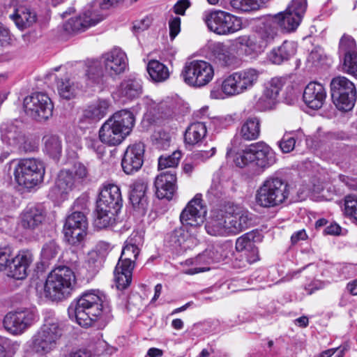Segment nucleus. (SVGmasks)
<instances>
[{
	"label": "nucleus",
	"mask_w": 357,
	"mask_h": 357,
	"mask_svg": "<svg viewBox=\"0 0 357 357\" xmlns=\"http://www.w3.org/2000/svg\"><path fill=\"white\" fill-rule=\"evenodd\" d=\"M59 248L54 241L46 243L42 249L41 255L43 259L50 260L58 254Z\"/></svg>",
	"instance_id": "nucleus-57"
},
{
	"label": "nucleus",
	"mask_w": 357,
	"mask_h": 357,
	"mask_svg": "<svg viewBox=\"0 0 357 357\" xmlns=\"http://www.w3.org/2000/svg\"><path fill=\"white\" fill-rule=\"evenodd\" d=\"M326 98V91L324 86L317 82H310L305 88L303 99L305 104L312 109L322 107Z\"/></svg>",
	"instance_id": "nucleus-24"
},
{
	"label": "nucleus",
	"mask_w": 357,
	"mask_h": 357,
	"mask_svg": "<svg viewBox=\"0 0 357 357\" xmlns=\"http://www.w3.org/2000/svg\"><path fill=\"white\" fill-rule=\"evenodd\" d=\"M250 150L253 153L254 162L259 167L268 168L276 162V158L272 149L264 142L251 144Z\"/></svg>",
	"instance_id": "nucleus-27"
},
{
	"label": "nucleus",
	"mask_w": 357,
	"mask_h": 357,
	"mask_svg": "<svg viewBox=\"0 0 357 357\" xmlns=\"http://www.w3.org/2000/svg\"><path fill=\"white\" fill-rule=\"evenodd\" d=\"M248 54L257 52L259 47L256 45V40L248 36H241L233 40L230 44L217 43L214 44L212 52L214 59L220 66L231 67L236 64V57L233 53L237 49H243Z\"/></svg>",
	"instance_id": "nucleus-7"
},
{
	"label": "nucleus",
	"mask_w": 357,
	"mask_h": 357,
	"mask_svg": "<svg viewBox=\"0 0 357 357\" xmlns=\"http://www.w3.org/2000/svg\"><path fill=\"white\" fill-rule=\"evenodd\" d=\"M263 4L262 0H231V6L236 10L249 12L258 10Z\"/></svg>",
	"instance_id": "nucleus-49"
},
{
	"label": "nucleus",
	"mask_w": 357,
	"mask_h": 357,
	"mask_svg": "<svg viewBox=\"0 0 357 357\" xmlns=\"http://www.w3.org/2000/svg\"><path fill=\"white\" fill-rule=\"evenodd\" d=\"M73 173L75 177V181L81 188L87 177V168L82 163H75L74 165V172H73Z\"/></svg>",
	"instance_id": "nucleus-60"
},
{
	"label": "nucleus",
	"mask_w": 357,
	"mask_h": 357,
	"mask_svg": "<svg viewBox=\"0 0 357 357\" xmlns=\"http://www.w3.org/2000/svg\"><path fill=\"white\" fill-rule=\"evenodd\" d=\"M13 174L20 186L31 189L43 182L45 169L42 161L36 158L12 160L5 166V171Z\"/></svg>",
	"instance_id": "nucleus-4"
},
{
	"label": "nucleus",
	"mask_w": 357,
	"mask_h": 357,
	"mask_svg": "<svg viewBox=\"0 0 357 357\" xmlns=\"http://www.w3.org/2000/svg\"><path fill=\"white\" fill-rule=\"evenodd\" d=\"M203 20L210 31L218 35L233 34L243 28L241 17L221 10L206 12Z\"/></svg>",
	"instance_id": "nucleus-10"
},
{
	"label": "nucleus",
	"mask_w": 357,
	"mask_h": 357,
	"mask_svg": "<svg viewBox=\"0 0 357 357\" xmlns=\"http://www.w3.org/2000/svg\"><path fill=\"white\" fill-rule=\"evenodd\" d=\"M299 135V132L284 134L282 138L278 142V145L281 151L284 153L291 152L295 148Z\"/></svg>",
	"instance_id": "nucleus-50"
},
{
	"label": "nucleus",
	"mask_w": 357,
	"mask_h": 357,
	"mask_svg": "<svg viewBox=\"0 0 357 357\" xmlns=\"http://www.w3.org/2000/svg\"><path fill=\"white\" fill-rule=\"evenodd\" d=\"M44 151L54 159H59L62 152V140L56 135L43 137Z\"/></svg>",
	"instance_id": "nucleus-42"
},
{
	"label": "nucleus",
	"mask_w": 357,
	"mask_h": 357,
	"mask_svg": "<svg viewBox=\"0 0 357 357\" xmlns=\"http://www.w3.org/2000/svg\"><path fill=\"white\" fill-rule=\"evenodd\" d=\"M147 71L151 79L155 82H165L170 75L168 67L157 60H151L148 63Z\"/></svg>",
	"instance_id": "nucleus-40"
},
{
	"label": "nucleus",
	"mask_w": 357,
	"mask_h": 357,
	"mask_svg": "<svg viewBox=\"0 0 357 357\" xmlns=\"http://www.w3.org/2000/svg\"><path fill=\"white\" fill-rule=\"evenodd\" d=\"M206 126L204 123H193L188 126L185 132V142L190 145L197 144L206 136Z\"/></svg>",
	"instance_id": "nucleus-39"
},
{
	"label": "nucleus",
	"mask_w": 357,
	"mask_h": 357,
	"mask_svg": "<svg viewBox=\"0 0 357 357\" xmlns=\"http://www.w3.org/2000/svg\"><path fill=\"white\" fill-rule=\"evenodd\" d=\"M107 107V101L105 100H98L96 102L93 103L91 109V119L97 121L101 119L105 116Z\"/></svg>",
	"instance_id": "nucleus-56"
},
{
	"label": "nucleus",
	"mask_w": 357,
	"mask_h": 357,
	"mask_svg": "<svg viewBox=\"0 0 357 357\" xmlns=\"http://www.w3.org/2000/svg\"><path fill=\"white\" fill-rule=\"evenodd\" d=\"M88 222L82 212H74L66 220L63 227L65 239L69 244L80 243L87 235Z\"/></svg>",
	"instance_id": "nucleus-17"
},
{
	"label": "nucleus",
	"mask_w": 357,
	"mask_h": 357,
	"mask_svg": "<svg viewBox=\"0 0 357 357\" xmlns=\"http://www.w3.org/2000/svg\"><path fill=\"white\" fill-rule=\"evenodd\" d=\"M12 43V37L10 33V31L1 26L0 29V46L1 47H6L11 44Z\"/></svg>",
	"instance_id": "nucleus-63"
},
{
	"label": "nucleus",
	"mask_w": 357,
	"mask_h": 357,
	"mask_svg": "<svg viewBox=\"0 0 357 357\" xmlns=\"http://www.w3.org/2000/svg\"><path fill=\"white\" fill-rule=\"evenodd\" d=\"M45 212L40 206H28L20 215L22 227L27 229L38 228L45 219Z\"/></svg>",
	"instance_id": "nucleus-30"
},
{
	"label": "nucleus",
	"mask_w": 357,
	"mask_h": 357,
	"mask_svg": "<svg viewBox=\"0 0 357 357\" xmlns=\"http://www.w3.org/2000/svg\"><path fill=\"white\" fill-rule=\"evenodd\" d=\"M17 347L16 343H13L8 339L0 337V357H10Z\"/></svg>",
	"instance_id": "nucleus-58"
},
{
	"label": "nucleus",
	"mask_w": 357,
	"mask_h": 357,
	"mask_svg": "<svg viewBox=\"0 0 357 357\" xmlns=\"http://www.w3.org/2000/svg\"><path fill=\"white\" fill-rule=\"evenodd\" d=\"M201 197V195H196L182 211L180 220L183 225L197 227L204 223L206 208L202 204Z\"/></svg>",
	"instance_id": "nucleus-19"
},
{
	"label": "nucleus",
	"mask_w": 357,
	"mask_h": 357,
	"mask_svg": "<svg viewBox=\"0 0 357 357\" xmlns=\"http://www.w3.org/2000/svg\"><path fill=\"white\" fill-rule=\"evenodd\" d=\"M214 75V68L210 63L203 60H193L185 63L181 76L187 85L202 88L212 81Z\"/></svg>",
	"instance_id": "nucleus-11"
},
{
	"label": "nucleus",
	"mask_w": 357,
	"mask_h": 357,
	"mask_svg": "<svg viewBox=\"0 0 357 357\" xmlns=\"http://www.w3.org/2000/svg\"><path fill=\"white\" fill-rule=\"evenodd\" d=\"M234 162L239 167H243L250 162H254L253 153L250 150V146L245 150L237 152L234 157Z\"/></svg>",
	"instance_id": "nucleus-53"
},
{
	"label": "nucleus",
	"mask_w": 357,
	"mask_h": 357,
	"mask_svg": "<svg viewBox=\"0 0 357 357\" xmlns=\"http://www.w3.org/2000/svg\"><path fill=\"white\" fill-rule=\"evenodd\" d=\"M296 52V44L293 41L285 40L282 44L273 48L268 54V59L273 64H281L290 59Z\"/></svg>",
	"instance_id": "nucleus-33"
},
{
	"label": "nucleus",
	"mask_w": 357,
	"mask_h": 357,
	"mask_svg": "<svg viewBox=\"0 0 357 357\" xmlns=\"http://www.w3.org/2000/svg\"><path fill=\"white\" fill-rule=\"evenodd\" d=\"M74 272L68 266L55 268L48 275L45 282L37 286V291L52 301H61L70 296L75 284Z\"/></svg>",
	"instance_id": "nucleus-2"
},
{
	"label": "nucleus",
	"mask_w": 357,
	"mask_h": 357,
	"mask_svg": "<svg viewBox=\"0 0 357 357\" xmlns=\"http://www.w3.org/2000/svg\"><path fill=\"white\" fill-rule=\"evenodd\" d=\"M33 261V256L29 251H21L10 261L8 275L22 280L27 275V270Z\"/></svg>",
	"instance_id": "nucleus-25"
},
{
	"label": "nucleus",
	"mask_w": 357,
	"mask_h": 357,
	"mask_svg": "<svg viewBox=\"0 0 357 357\" xmlns=\"http://www.w3.org/2000/svg\"><path fill=\"white\" fill-rule=\"evenodd\" d=\"M261 72L249 68L225 77L220 86L225 96L233 97L250 90L257 83Z\"/></svg>",
	"instance_id": "nucleus-8"
},
{
	"label": "nucleus",
	"mask_w": 357,
	"mask_h": 357,
	"mask_svg": "<svg viewBox=\"0 0 357 357\" xmlns=\"http://www.w3.org/2000/svg\"><path fill=\"white\" fill-rule=\"evenodd\" d=\"M278 96L266 87L256 102V108L259 111L271 109L276 104Z\"/></svg>",
	"instance_id": "nucleus-46"
},
{
	"label": "nucleus",
	"mask_w": 357,
	"mask_h": 357,
	"mask_svg": "<svg viewBox=\"0 0 357 357\" xmlns=\"http://www.w3.org/2000/svg\"><path fill=\"white\" fill-rule=\"evenodd\" d=\"M11 250L8 247L0 248V271L8 268L10 263Z\"/></svg>",
	"instance_id": "nucleus-61"
},
{
	"label": "nucleus",
	"mask_w": 357,
	"mask_h": 357,
	"mask_svg": "<svg viewBox=\"0 0 357 357\" xmlns=\"http://www.w3.org/2000/svg\"><path fill=\"white\" fill-rule=\"evenodd\" d=\"M135 118L129 110L122 109L114 113L100 127L99 139L109 146L120 144L132 130Z\"/></svg>",
	"instance_id": "nucleus-3"
},
{
	"label": "nucleus",
	"mask_w": 357,
	"mask_h": 357,
	"mask_svg": "<svg viewBox=\"0 0 357 357\" xmlns=\"http://www.w3.org/2000/svg\"><path fill=\"white\" fill-rule=\"evenodd\" d=\"M213 255L214 252L211 250H206L202 254L198 255L195 257L197 265L194 268L183 271V273L186 275H195L208 271L210 269L209 267L205 266L218 261V259L214 257Z\"/></svg>",
	"instance_id": "nucleus-37"
},
{
	"label": "nucleus",
	"mask_w": 357,
	"mask_h": 357,
	"mask_svg": "<svg viewBox=\"0 0 357 357\" xmlns=\"http://www.w3.org/2000/svg\"><path fill=\"white\" fill-rule=\"evenodd\" d=\"M331 96L336 107L341 111L351 110L356 100L354 84L344 76L334 77L331 82Z\"/></svg>",
	"instance_id": "nucleus-13"
},
{
	"label": "nucleus",
	"mask_w": 357,
	"mask_h": 357,
	"mask_svg": "<svg viewBox=\"0 0 357 357\" xmlns=\"http://www.w3.org/2000/svg\"><path fill=\"white\" fill-rule=\"evenodd\" d=\"M23 108L27 115L40 121L52 116L54 106L46 94L35 93L24 99Z\"/></svg>",
	"instance_id": "nucleus-15"
},
{
	"label": "nucleus",
	"mask_w": 357,
	"mask_h": 357,
	"mask_svg": "<svg viewBox=\"0 0 357 357\" xmlns=\"http://www.w3.org/2000/svg\"><path fill=\"white\" fill-rule=\"evenodd\" d=\"M181 158V153L179 151H175L169 155H162L158 159V169L163 170L170 169L175 170L179 163Z\"/></svg>",
	"instance_id": "nucleus-47"
},
{
	"label": "nucleus",
	"mask_w": 357,
	"mask_h": 357,
	"mask_svg": "<svg viewBox=\"0 0 357 357\" xmlns=\"http://www.w3.org/2000/svg\"><path fill=\"white\" fill-rule=\"evenodd\" d=\"M89 25V16L86 13L83 16L69 19L64 24V31L69 34H75L85 31Z\"/></svg>",
	"instance_id": "nucleus-44"
},
{
	"label": "nucleus",
	"mask_w": 357,
	"mask_h": 357,
	"mask_svg": "<svg viewBox=\"0 0 357 357\" xmlns=\"http://www.w3.org/2000/svg\"><path fill=\"white\" fill-rule=\"evenodd\" d=\"M261 121L257 117H249L241 125L240 135L245 140H255L259 137Z\"/></svg>",
	"instance_id": "nucleus-36"
},
{
	"label": "nucleus",
	"mask_w": 357,
	"mask_h": 357,
	"mask_svg": "<svg viewBox=\"0 0 357 357\" xmlns=\"http://www.w3.org/2000/svg\"><path fill=\"white\" fill-rule=\"evenodd\" d=\"M175 170L161 172L155 180V194L159 199H172L176 190Z\"/></svg>",
	"instance_id": "nucleus-23"
},
{
	"label": "nucleus",
	"mask_w": 357,
	"mask_h": 357,
	"mask_svg": "<svg viewBox=\"0 0 357 357\" xmlns=\"http://www.w3.org/2000/svg\"><path fill=\"white\" fill-rule=\"evenodd\" d=\"M112 318L108 296L98 289H91V329L102 330Z\"/></svg>",
	"instance_id": "nucleus-12"
},
{
	"label": "nucleus",
	"mask_w": 357,
	"mask_h": 357,
	"mask_svg": "<svg viewBox=\"0 0 357 357\" xmlns=\"http://www.w3.org/2000/svg\"><path fill=\"white\" fill-rule=\"evenodd\" d=\"M63 333V329L57 319L46 317L31 337V349L40 356L50 354L60 344Z\"/></svg>",
	"instance_id": "nucleus-5"
},
{
	"label": "nucleus",
	"mask_w": 357,
	"mask_h": 357,
	"mask_svg": "<svg viewBox=\"0 0 357 357\" xmlns=\"http://www.w3.org/2000/svg\"><path fill=\"white\" fill-rule=\"evenodd\" d=\"M289 195L288 183L279 177L271 176L257 190L255 201L260 206L270 208L282 204Z\"/></svg>",
	"instance_id": "nucleus-6"
},
{
	"label": "nucleus",
	"mask_w": 357,
	"mask_h": 357,
	"mask_svg": "<svg viewBox=\"0 0 357 357\" xmlns=\"http://www.w3.org/2000/svg\"><path fill=\"white\" fill-rule=\"evenodd\" d=\"M139 253V249L132 242V238L128 240L114 272L116 285L119 289H125L130 284L132 271Z\"/></svg>",
	"instance_id": "nucleus-9"
},
{
	"label": "nucleus",
	"mask_w": 357,
	"mask_h": 357,
	"mask_svg": "<svg viewBox=\"0 0 357 357\" xmlns=\"http://www.w3.org/2000/svg\"><path fill=\"white\" fill-rule=\"evenodd\" d=\"M122 201L120 188L115 184L107 183L101 188L96 205L116 213L122 205Z\"/></svg>",
	"instance_id": "nucleus-20"
},
{
	"label": "nucleus",
	"mask_w": 357,
	"mask_h": 357,
	"mask_svg": "<svg viewBox=\"0 0 357 357\" xmlns=\"http://www.w3.org/2000/svg\"><path fill=\"white\" fill-rule=\"evenodd\" d=\"M278 26L274 15H268L261 20L259 33L264 44L258 45L256 43L260 48L258 52L261 51L268 43L275 40L278 33Z\"/></svg>",
	"instance_id": "nucleus-32"
},
{
	"label": "nucleus",
	"mask_w": 357,
	"mask_h": 357,
	"mask_svg": "<svg viewBox=\"0 0 357 357\" xmlns=\"http://www.w3.org/2000/svg\"><path fill=\"white\" fill-rule=\"evenodd\" d=\"M195 239L191 237L183 229L174 230L168 237L169 246L176 250H186L194 244Z\"/></svg>",
	"instance_id": "nucleus-35"
},
{
	"label": "nucleus",
	"mask_w": 357,
	"mask_h": 357,
	"mask_svg": "<svg viewBox=\"0 0 357 357\" xmlns=\"http://www.w3.org/2000/svg\"><path fill=\"white\" fill-rule=\"evenodd\" d=\"M289 77H275L271 79L266 88L273 91V93H275L278 97L279 93L284 86V85L287 83Z\"/></svg>",
	"instance_id": "nucleus-59"
},
{
	"label": "nucleus",
	"mask_w": 357,
	"mask_h": 357,
	"mask_svg": "<svg viewBox=\"0 0 357 357\" xmlns=\"http://www.w3.org/2000/svg\"><path fill=\"white\" fill-rule=\"evenodd\" d=\"M10 17L21 30L30 27L36 21V13L22 4L14 6L13 13L10 15Z\"/></svg>",
	"instance_id": "nucleus-31"
},
{
	"label": "nucleus",
	"mask_w": 357,
	"mask_h": 357,
	"mask_svg": "<svg viewBox=\"0 0 357 357\" xmlns=\"http://www.w3.org/2000/svg\"><path fill=\"white\" fill-rule=\"evenodd\" d=\"M57 89L59 95L63 98L70 100L75 98L78 93V86L68 77L59 79Z\"/></svg>",
	"instance_id": "nucleus-45"
},
{
	"label": "nucleus",
	"mask_w": 357,
	"mask_h": 357,
	"mask_svg": "<svg viewBox=\"0 0 357 357\" xmlns=\"http://www.w3.org/2000/svg\"><path fill=\"white\" fill-rule=\"evenodd\" d=\"M144 146L142 143H135L129 146L125 151L121 166L127 174L137 172L143 165Z\"/></svg>",
	"instance_id": "nucleus-22"
},
{
	"label": "nucleus",
	"mask_w": 357,
	"mask_h": 357,
	"mask_svg": "<svg viewBox=\"0 0 357 357\" xmlns=\"http://www.w3.org/2000/svg\"><path fill=\"white\" fill-rule=\"evenodd\" d=\"M38 320L34 309H24L10 312L3 318L4 328L10 334L21 335Z\"/></svg>",
	"instance_id": "nucleus-14"
},
{
	"label": "nucleus",
	"mask_w": 357,
	"mask_h": 357,
	"mask_svg": "<svg viewBox=\"0 0 357 357\" xmlns=\"http://www.w3.org/2000/svg\"><path fill=\"white\" fill-rule=\"evenodd\" d=\"M342 68L345 73L357 77V52L344 57Z\"/></svg>",
	"instance_id": "nucleus-54"
},
{
	"label": "nucleus",
	"mask_w": 357,
	"mask_h": 357,
	"mask_svg": "<svg viewBox=\"0 0 357 357\" xmlns=\"http://www.w3.org/2000/svg\"><path fill=\"white\" fill-rule=\"evenodd\" d=\"M307 8V0H292L284 11L274 15L278 26L283 30L295 31L303 19Z\"/></svg>",
	"instance_id": "nucleus-16"
},
{
	"label": "nucleus",
	"mask_w": 357,
	"mask_h": 357,
	"mask_svg": "<svg viewBox=\"0 0 357 357\" xmlns=\"http://www.w3.org/2000/svg\"><path fill=\"white\" fill-rule=\"evenodd\" d=\"M0 129L3 140L10 145L17 146L24 141L21 130L13 123H3Z\"/></svg>",
	"instance_id": "nucleus-38"
},
{
	"label": "nucleus",
	"mask_w": 357,
	"mask_h": 357,
	"mask_svg": "<svg viewBox=\"0 0 357 357\" xmlns=\"http://www.w3.org/2000/svg\"><path fill=\"white\" fill-rule=\"evenodd\" d=\"M142 93V81L137 78H128L123 80L117 89L118 96L128 100L137 98Z\"/></svg>",
	"instance_id": "nucleus-34"
},
{
	"label": "nucleus",
	"mask_w": 357,
	"mask_h": 357,
	"mask_svg": "<svg viewBox=\"0 0 357 357\" xmlns=\"http://www.w3.org/2000/svg\"><path fill=\"white\" fill-rule=\"evenodd\" d=\"M261 240L260 234L258 231H250L238 238L236 242V249L238 252H248L247 261L252 264L259 260L258 250L255 245L256 241Z\"/></svg>",
	"instance_id": "nucleus-28"
},
{
	"label": "nucleus",
	"mask_w": 357,
	"mask_h": 357,
	"mask_svg": "<svg viewBox=\"0 0 357 357\" xmlns=\"http://www.w3.org/2000/svg\"><path fill=\"white\" fill-rule=\"evenodd\" d=\"M226 213L214 210L206 222V229L211 236H225L230 234L229 221Z\"/></svg>",
	"instance_id": "nucleus-26"
},
{
	"label": "nucleus",
	"mask_w": 357,
	"mask_h": 357,
	"mask_svg": "<svg viewBox=\"0 0 357 357\" xmlns=\"http://www.w3.org/2000/svg\"><path fill=\"white\" fill-rule=\"evenodd\" d=\"M111 210L96 206L95 216L93 220V227L97 229H102L107 228L112 224L114 220V213Z\"/></svg>",
	"instance_id": "nucleus-43"
},
{
	"label": "nucleus",
	"mask_w": 357,
	"mask_h": 357,
	"mask_svg": "<svg viewBox=\"0 0 357 357\" xmlns=\"http://www.w3.org/2000/svg\"><path fill=\"white\" fill-rule=\"evenodd\" d=\"M169 35L174 39L181 31V19L178 17H173L169 22Z\"/></svg>",
	"instance_id": "nucleus-62"
},
{
	"label": "nucleus",
	"mask_w": 357,
	"mask_h": 357,
	"mask_svg": "<svg viewBox=\"0 0 357 357\" xmlns=\"http://www.w3.org/2000/svg\"><path fill=\"white\" fill-rule=\"evenodd\" d=\"M345 213L354 219L357 225V197L355 195H347L344 200Z\"/></svg>",
	"instance_id": "nucleus-55"
},
{
	"label": "nucleus",
	"mask_w": 357,
	"mask_h": 357,
	"mask_svg": "<svg viewBox=\"0 0 357 357\" xmlns=\"http://www.w3.org/2000/svg\"><path fill=\"white\" fill-rule=\"evenodd\" d=\"M81 190L79 185L75 181L73 173L70 170H61L55 181L54 185L50 188L48 196L56 202L66 199L74 190Z\"/></svg>",
	"instance_id": "nucleus-18"
},
{
	"label": "nucleus",
	"mask_w": 357,
	"mask_h": 357,
	"mask_svg": "<svg viewBox=\"0 0 357 357\" xmlns=\"http://www.w3.org/2000/svg\"><path fill=\"white\" fill-rule=\"evenodd\" d=\"M151 24V19L149 17H146L139 21H136L133 25V29L136 32L143 31L146 30Z\"/></svg>",
	"instance_id": "nucleus-64"
},
{
	"label": "nucleus",
	"mask_w": 357,
	"mask_h": 357,
	"mask_svg": "<svg viewBox=\"0 0 357 357\" xmlns=\"http://www.w3.org/2000/svg\"><path fill=\"white\" fill-rule=\"evenodd\" d=\"M105 254L102 252L93 250L91 252V275H97L103 267Z\"/></svg>",
	"instance_id": "nucleus-52"
},
{
	"label": "nucleus",
	"mask_w": 357,
	"mask_h": 357,
	"mask_svg": "<svg viewBox=\"0 0 357 357\" xmlns=\"http://www.w3.org/2000/svg\"><path fill=\"white\" fill-rule=\"evenodd\" d=\"M225 192V188L221 181L220 174L219 172H216L213 176L212 183L207 191L206 196L211 199L220 198Z\"/></svg>",
	"instance_id": "nucleus-48"
},
{
	"label": "nucleus",
	"mask_w": 357,
	"mask_h": 357,
	"mask_svg": "<svg viewBox=\"0 0 357 357\" xmlns=\"http://www.w3.org/2000/svg\"><path fill=\"white\" fill-rule=\"evenodd\" d=\"M146 188L147 183L142 179L135 181L131 185L130 202L134 209L142 215H144L148 208Z\"/></svg>",
	"instance_id": "nucleus-29"
},
{
	"label": "nucleus",
	"mask_w": 357,
	"mask_h": 357,
	"mask_svg": "<svg viewBox=\"0 0 357 357\" xmlns=\"http://www.w3.org/2000/svg\"><path fill=\"white\" fill-rule=\"evenodd\" d=\"M69 318L84 328L89 327V294L84 292L68 308Z\"/></svg>",
	"instance_id": "nucleus-21"
},
{
	"label": "nucleus",
	"mask_w": 357,
	"mask_h": 357,
	"mask_svg": "<svg viewBox=\"0 0 357 357\" xmlns=\"http://www.w3.org/2000/svg\"><path fill=\"white\" fill-rule=\"evenodd\" d=\"M339 53L344 57L347 54L357 53V47L355 40L349 35L344 34L340 40Z\"/></svg>",
	"instance_id": "nucleus-51"
},
{
	"label": "nucleus",
	"mask_w": 357,
	"mask_h": 357,
	"mask_svg": "<svg viewBox=\"0 0 357 357\" xmlns=\"http://www.w3.org/2000/svg\"><path fill=\"white\" fill-rule=\"evenodd\" d=\"M127 66L126 54L121 48L114 47L105 52L98 60L91 61V69L96 70L97 73L91 77V88L94 91H103L108 86V78L114 79L123 73Z\"/></svg>",
	"instance_id": "nucleus-1"
},
{
	"label": "nucleus",
	"mask_w": 357,
	"mask_h": 357,
	"mask_svg": "<svg viewBox=\"0 0 357 357\" xmlns=\"http://www.w3.org/2000/svg\"><path fill=\"white\" fill-rule=\"evenodd\" d=\"M230 234H237L248 227L250 219L248 213L240 211L234 214H228Z\"/></svg>",
	"instance_id": "nucleus-41"
}]
</instances>
